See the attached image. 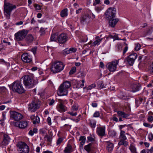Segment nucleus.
<instances>
[{
	"label": "nucleus",
	"mask_w": 153,
	"mask_h": 153,
	"mask_svg": "<svg viewBox=\"0 0 153 153\" xmlns=\"http://www.w3.org/2000/svg\"><path fill=\"white\" fill-rule=\"evenodd\" d=\"M148 139L149 140L151 141L153 139V134L152 133H150L148 134Z\"/></svg>",
	"instance_id": "57"
},
{
	"label": "nucleus",
	"mask_w": 153,
	"mask_h": 153,
	"mask_svg": "<svg viewBox=\"0 0 153 153\" xmlns=\"http://www.w3.org/2000/svg\"><path fill=\"white\" fill-rule=\"evenodd\" d=\"M39 132L40 134L43 136L47 135L45 130L43 129H41L40 130Z\"/></svg>",
	"instance_id": "48"
},
{
	"label": "nucleus",
	"mask_w": 153,
	"mask_h": 153,
	"mask_svg": "<svg viewBox=\"0 0 153 153\" xmlns=\"http://www.w3.org/2000/svg\"><path fill=\"white\" fill-rule=\"evenodd\" d=\"M58 111L61 113L64 112L67 110V108L62 103H60L57 108Z\"/></svg>",
	"instance_id": "21"
},
{
	"label": "nucleus",
	"mask_w": 153,
	"mask_h": 153,
	"mask_svg": "<svg viewBox=\"0 0 153 153\" xmlns=\"http://www.w3.org/2000/svg\"><path fill=\"white\" fill-rule=\"evenodd\" d=\"M67 38L66 34L62 33L58 36V41L60 43L63 44L67 41Z\"/></svg>",
	"instance_id": "18"
},
{
	"label": "nucleus",
	"mask_w": 153,
	"mask_h": 153,
	"mask_svg": "<svg viewBox=\"0 0 153 153\" xmlns=\"http://www.w3.org/2000/svg\"><path fill=\"white\" fill-rule=\"evenodd\" d=\"M76 68L75 67H72L69 72V74H74L76 71Z\"/></svg>",
	"instance_id": "46"
},
{
	"label": "nucleus",
	"mask_w": 153,
	"mask_h": 153,
	"mask_svg": "<svg viewBox=\"0 0 153 153\" xmlns=\"http://www.w3.org/2000/svg\"><path fill=\"white\" fill-rule=\"evenodd\" d=\"M147 153H153V147H152L150 149H147Z\"/></svg>",
	"instance_id": "61"
},
{
	"label": "nucleus",
	"mask_w": 153,
	"mask_h": 153,
	"mask_svg": "<svg viewBox=\"0 0 153 153\" xmlns=\"http://www.w3.org/2000/svg\"><path fill=\"white\" fill-rule=\"evenodd\" d=\"M90 20L91 19L88 16L84 15L81 17L80 22L83 25L87 24L89 23Z\"/></svg>",
	"instance_id": "17"
},
{
	"label": "nucleus",
	"mask_w": 153,
	"mask_h": 153,
	"mask_svg": "<svg viewBox=\"0 0 153 153\" xmlns=\"http://www.w3.org/2000/svg\"><path fill=\"white\" fill-rule=\"evenodd\" d=\"M10 137L7 134H4V138L2 141L3 144L6 145H7L10 142Z\"/></svg>",
	"instance_id": "22"
},
{
	"label": "nucleus",
	"mask_w": 153,
	"mask_h": 153,
	"mask_svg": "<svg viewBox=\"0 0 153 153\" xmlns=\"http://www.w3.org/2000/svg\"><path fill=\"white\" fill-rule=\"evenodd\" d=\"M17 146L19 153H28L29 151V146L24 142H19L17 144Z\"/></svg>",
	"instance_id": "6"
},
{
	"label": "nucleus",
	"mask_w": 153,
	"mask_h": 153,
	"mask_svg": "<svg viewBox=\"0 0 153 153\" xmlns=\"http://www.w3.org/2000/svg\"><path fill=\"white\" fill-rule=\"evenodd\" d=\"M86 138L84 136H81L79 137V141H81L80 143V146L82 147L85 144V140H86Z\"/></svg>",
	"instance_id": "31"
},
{
	"label": "nucleus",
	"mask_w": 153,
	"mask_h": 153,
	"mask_svg": "<svg viewBox=\"0 0 153 153\" xmlns=\"http://www.w3.org/2000/svg\"><path fill=\"white\" fill-rule=\"evenodd\" d=\"M96 86L95 84H92L87 87V89L88 90H90L91 89L94 88Z\"/></svg>",
	"instance_id": "50"
},
{
	"label": "nucleus",
	"mask_w": 153,
	"mask_h": 153,
	"mask_svg": "<svg viewBox=\"0 0 153 153\" xmlns=\"http://www.w3.org/2000/svg\"><path fill=\"white\" fill-rule=\"evenodd\" d=\"M14 92L19 94H22L25 91L21 82L19 81H16L13 83L10 87Z\"/></svg>",
	"instance_id": "1"
},
{
	"label": "nucleus",
	"mask_w": 153,
	"mask_h": 153,
	"mask_svg": "<svg viewBox=\"0 0 153 153\" xmlns=\"http://www.w3.org/2000/svg\"><path fill=\"white\" fill-rule=\"evenodd\" d=\"M82 83L79 85V84H78L76 86V87L77 88H82L84 85V83L85 82V81L84 79H82L81 81Z\"/></svg>",
	"instance_id": "41"
},
{
	"label": "nucleus",
	"mask_w": 153,
	"mask_h": 153,
	"mask_svg": "<svg viewBox=\"0 0 153 153\" xmlns=\"http://www.w3.org/2000/svg\"><path fill=\"white\" fill-rule=\"evenodd\" d=\"M100 116V113L98 111H96L93 114V117H97Z\"/></svg>",
	"instance_id": "55"
},
{
	"label": "nucleus",
	"mask_w": 153,
	"mask_h": 153,
	"mask_svg": "<svg viewBox=\"0 0 153 153\" xmlns=\"http://www.w3.org/2000/svg\"><path fill=\"white\" fill-rule=\"evenodd\" d=\"M68 91L67 88L62 85L59 87L57 92V94L59 96L67 95L68 94Z\"/></svg>",
	"instance_id": "11"
},
{
	"label": "nucleus",
	"mask_w": 153,
	"mask_h": 153,
	"mask_svg": "<svg viewBox=\"0 0 153 153\" xmlns=\"http://www.w3.org/2000/svg\"><path fill=\"white\" fill-rule=\"evenodd\" d=\"M47 121L49 125H51V118L50 117H48L47 119Z\"/></svg>",
	"instance_id": "63"
},
{
	"label": "nucleus",
	"mask_w": 153,
	"mask_h": 153,
	"mask_svg": "<svg viewBox=\"0 0 153 153\" xmlns=\"http://www.w3.org/2000/svg\"><path fill=\"white\" fill-rule=\"evenodd\" d=\"M44 138H47V141L49 142H51L52 140L51 137L47 135V134L45 136Z\"/></svg>",
	"instance_id": "49"
},
{
	"label": "nucleus",
	"mask_w": 153,
	"mask_h": 153,
	"mask_svg": "<svg viewBox=\"0 0 153 153\" xmlns=\"http://www.w3.org/2000/svg\"><path fill=\"white\" fill-rule=\"evenodd\" d=\"M95 10L97 12L99 13L102 10V8L101 7H95Z\"/></svg>",
	"instance_id": "60"
},
{
	"label": "nucleus",
	"mask_w": 153,
	"mask_h": 153,
	"mask_svg": "<svg viewBox=\"0 0 153 153\" xmlns=\"http://www.w3.org/2000/svg\"><path fill=\"white\" fill-rule=\"evenodd\" d=\"M140 45L138 43H136L135 44L134 49L136 51H138L140 49Z\"/></svg>",
	"instance_id": "45"
},
{
	"label": "nucleus",
	"mask_w": 153,
	"mask_h": 153,
	"mask_svg": "<svg viewBox=\"0 0 153 153\" xmlns=\"http://www.w3.org/2000/svg\"><path fill=\"white\" fill-rule=\"evenodd\" d=\"M147 119L148 122H151L153 121V116L149 115L148 116Z\"/></svg>",
	"instance_id": "53"
},
{
	"label": "nucleus",
	"mask_w": 153,
	"mask_h": 153,
	"mask_svg": "<svg viewBox=\"0 0 153 153\" xmlns=\"http://www.w3.org/2000/svg\"><path fill=\"white\" fill-rule=\"evenodd\" d=\"M143 125L146 127L150 128H152V126L146 122L143 123Z\"/></svg>",
	"instance_id": "52"
},
{
	"label": "nucleus",
	"mask_w": 153,
	"mask_h": 153,
	"mask_svg": "<svg viewBox=\"0 0 153 153\" xmlns=\"http://www.w3.org/2000/svg\"><path fill=\"white\" fill-rule=\"evenodd\" d=\"M96 124V121L95 120H90L89 125L91 128H94L95 127Z\"/></svg>",
	"instance_id": "34"
},
{
	"label": "nucleus",
	"mask_w": 153,
	"mask_h": 153,
	"mask_svg": "<svg viewBox=\"0 0 153 153\" xmlns=\"http://www.w3.org/2000/svg\"><path fill=\"white\" fill-rule=\"evenodd\" d=\"M144 102L143 101V99L141 98H140L138 100L136 101V105H139L138 103L141 104V103H143Z\"/></svg>",
	"instance_id": "42"
},
{
	"label": "nucleus",
	"mask_w": 153,
	"mask_h": 153,
	"mask_svg": "<svg viewBox=\"0 0 153 153\" xmlns=\"http://www.w3.org/2000/svg\"><path fill=\"white\" fill-rule=\"evenodd\" d=\"M73 152V149L72 146L68 143L66 146L65 148L63 150L64 153H71Z\"/></svg>",
	"instance_id": "23"
},
{
	"label": "nucleus",
	"mask_w": 153,
	"mask_h": 153,
	"mask_svg": "<svg viewBox=\"0 0 153 153\" xmlns=\"http://www.w3.org/2000/svg\"><path fill=\"white\" fill-rule=\"evenodd\" d=\"M31 120L33 121V123L34 124L38 123L40 122V119L39 117L37 116L32 115L30 117Z\"/></svg>",
	"instance_id": "24"
},
{
	"label": "nucleus",
	"mask_w": 153,
	"mask_h": 153,
	"mask_svg": "<svg viewBox=\"0 0 153 153\" xmlns=\"http://www.w3.org/2000/svg\"><path fill=\"white\" fill-rule=\"evenodd\" d=\"M87 139L89 141L93 142L95 141L94 138L91 136L88 137Z\"/></svg>",
	"instance_id": "59"
},
{
	"label": "nucleus",
	"mask_w": 153,
	"mask_h": 153,
	"mask_svg": "<svg viewBox=\"0 0 153 153\" xmlns=\"http://www.w3.org/2000/svg\"><path fill=\"white\" fill-rule=\"evenodd\" d=\"M109 37L113 39L114 40H121V39H119L118 36L116 35L115 34L113 33V35H109Z\"/></svg>",
	"instance_id": "36"
},
{
	"label": "nucleus",
	"mask_w": 153,
	"mask_h": 153,
	"mask_svg": "<svg viewBox=\"0 0 153 153\" xmlns=\"http://www.w3.org/2000/svg\"><path fill=\"white\" fill-rule=\"evenodd\" d=\"M137 57V55L136 53H132L128 56L125 59V60L127 61L129 65L132 66L134 64L135 60Z\"/></svg>",
	"instance_id": "10"
},
{
	"label": "nucleus",
	"mask_w": 153,
	"mask_h": 153,
	"mask_svg": "<svg viewBox=\"0 0 153 153\" xmlns=\"http://www.w3.org/2000/svg\"><path fill=\"white\" fill-rule=\"evenodd\" d=\"M68 10L67 9H65L63 10L61 12L60 15L62 17L66 16L68 15Z\"/></svg>",
	"instance_id": "33"
},
{
	"label": "nucleus",
	"mask_w": 153,
	"mask_h": 153,
	"mask_svg": "<svg viewBox=\"0 0 153 153\" xmlns=\"http://www.w3.org/2000/svg\"><path fill=\"white\" fill-rule=\"evenodd\" d=\"M34 7L35 8L36 10L37 11L41 9V7L39 5L37 4H35Z\"/></svg>",
	"instance_id": "56"
},
{
	"label": "nucleus",
	"mask_w": 153,
	"mask_h": 153,
	"mask_svg": "<svg viewBox=\"0 0 153 153\" xmlns=\"http://www.w3.org/2000/svg\"><path fill=\"white\" fill-rule=\"evenodd\" d=\"M65 66L62 62L56 61L52 64L51 68V71L54 73H56L63 70Z\"/></svg>",
	"instance_id": "3"
},
{
	"label": "nucleus",
	"mask_w": 153,
	"mask_h": 153,
	"mask_svg": "<svg viewBox=\"0 0 153 153\" xmlns=\"http://www.w3.org/2000/svg\"><path fill=\"white\" fill-rule=\"evenodd\" d=\"M106 143L107 150L109 151H112L114 147V144L109 141H106Z\"/></svg>",
	"instance_id": "26"
},
{
	"label": "nucleus",
	"mask_w": 153,
	"mask_h": 153,
	"mask_svg": "<svg viewBox=\"0 0 153 153\" xmlns=\"http://www.w3.org/2000/svg\"><path fill=\"white\" fill-rule=\"evenodd\" d=\"M96 133L98 135L102 137L105 134V126L98 127L96 129Z\"/></svg>",
	"instance_id": "12"
},
{
	"label": "nucleus",
	"mask_w": 153,
	"mask_h": 153,
	"mask_svg": "<svg viewBox=\"0 0 153 153\" xmlns=\"http://www.w3.org/2000/svg\"><path fill=\"white\" fill-rule=\"evenodd\" d=\"M25 38V41L28 44L31 43L33 40L34 37L31 34H28Z\"/></svg>",
	"instance_id": "27"
},
{
	"label": "nucleus",
	"mask_w": 153,
	"mask_h": 153,
	"mask_svg": "<svg viewBox=\"0 0 153 153\" xmlns=\"http://www.w3.org/2000/svg\"><path fill=\"white\" fill-rule=\"evenodd\" d=\"M28 33L27 30L23 29L19 30L15 34L16 40L17 41H21L25 39Z\"/></svg>",
	"instance_id": "5"
},
{
	"label": "nucleus",
	"mask_w": 153,
	"mask_h": 153,
	"mask_svg": "<svg viewBox=\"0 0 153 153\" xmlns=\"http://www.w3.org/2000/svg\"><path fill=\"white\" fill-rule=\"evenodd\" d=\"M108 134L109 136L113 137L116 136L117 133L116 131L114 130H111L108 131Z\"/></svg>",
	"instance_id": "38"
},
{
	"label": "nucleus",
	"mask_w": 153,
	"mask_h": 153,
	"mask_svg": "<svg viewBox=\"0 0 153 153\" xmlns=\"http://www.w3.org/2000/svg\"><path fill=\"white\" fill-rule=\"evenodd\" d=\"M66 88L68 90L71 85V83L70 81H64L60 85Z\"/></svg>",
	"instance_id": "29"
},
{
	"label": "nucleus",
	"mask_w": 153,
	"mask_h": 153,
	"mask_svg": "<svg viewBox=\"0 0 153 153\" xmlns=\"http://www.w3.org/2000/svg\"><path fill=\"white\" fill-rule=\"evenodd\" d=\"M21 58L22 61L25 63H29L32 61L30 55L28 53H25L22 54Z\"/></svg>",
	"instance_id": "13"
},
{
	"label": "nucleus",
	"mask_w": 153,
	"mask_h": 153,
	"mask_svg": "<svg viewBox=\"0 0 153 153\" xmlns=\"http://www.w3.org/2000/svg\"><path fill=\"white\" fill-rule=\"evenodd\" d=\"M88 40V37L86 35H84L81 37V41L82 42H85Z\"/></svg>",
	"instance_id": "43"
},
{
	"label": "nucleus",
	"mask_w": 153,
	"mask_h": 153,
	"mask_svg": "<svg viewBox=\"0 0 153 153\" xmlns=\"http://www.w3.org/2000/svg\"><path fill=\"white\" fill-rule=\"evenodd\" d=\"M64 54H68L70 53L69 49H65L62 52Z\"/></svg>",
	"instance_id": "54"
},
{
	"label": "nucleus",
	"mask_w": 153,
	"mask_h": 153,
	"mask_svg": "<svg viewBox=\"0 0 153 153\" xmlns=\"http://www.w3.org/2000/svg\"><path fill=\"white\" fill-rule=\"evenodd\" d=\"M84 149L88 153H92L94 149L92 143H89L84 146Z\"/></svg>",
	"instance_id": "20"
},
{
	"label": "nucleus",
	"mask_w": 153,
	"mask_h": 153,
	"mask_svg": "<svg viewBox=\"0 0 153 153\" xmlns=\"http://www.w3.org/2000/svg\"><path fill=\"white\" fill-rule=\"evenodd\" d=\"M117 113L118 116L123 118H127L129 116V115L128 114L126 113L123 111H118Z\"/></svg>",
	"instance_id": "25"
},
{
	"label": "nucleus",
	"mask_w": 153,
	"mask_h": 153,
	"mask_svg": "<svg viewBox=\"0 0 153 153\" xmlns=\"http://www.w3.org/2000/svg\"><path fill=\"white\" fill-rule=\"evenodd\" d=\"M119 62V60H116L109 62L106 65V68L110 72H114L116 70L117 66Z\"/></svg>",
	"instance_id": "8"
},
{
	"label": "nucleus",
	"mask_w": 153,
	"mask_h": 153,
	"mask_svg": "<svg viewBox=\"0 0 153 153\" xmlns=\"http://www.w3.org/2000/svg\"><path fill=\"white\" fill-rule=\"evenodd\" d=\"M4 14L8 19L10 18L12 10L16 7V5L6 2L5 1L4 2Z\"/></svg>",
	"instance_id": "2"
},
{
	"label": "nucleus",
	"mask_w": 153,
	"mask_h": 153,
	"mask_svg": "<svg viewBox=\"0 0 153 153\" xmlns=\"http://www.w3.org/2000/svg\"><path fill=\"white\" fill-rule=\"evenodd\" d=\"M39 108L38 104L37 102L33 101L31 103L28 105L29 110L31 112H34Z\"/></svg>",
	"instance_id": "14"
},
{
	"label": "nucleus",
	"mask_w": 153,
	"mask_h": 153,
	"mask_svg": "<svg viewBox=\"0 0 153 153\" xmlns=\"http://www.w3.org/2000/svg\"><path fill=\"white\" fill-rule=\"evenodd\" d=\"M124 147H122L120 149H118L117 150L116 153H124Z\"/></svg>",
	"instance_id": "47"
},
{
	"label": "nucleus",
	"mask_w": 153,
	"mask_h": 153,
	"mask_svg": "<svg viewBox=\"0 0 153 153\" xmlns=\"http://www.w3.org/2000/svg\"><path fill=\"white\" fill-rule=\"evenodd\" d=\"M100 2V0H95V1L93 3V5L94 6H95L96 5L99 4Z\"/></svg>",
	"instance_id": "62"
},
{
	"label": "nucleus",
	"mask_w": 153,
	"mask_h": 153,
	"mask_svg": "<svg viewBox=\"0 0 153 153\" xmlns=\"http://www.w3.org/2000/svg\"><path fill=\"white\" fill-rule=\"evenodd\" d=\"M78 105L76 104L73 105L71 108V111L68 112V113L69 114L72 116H76L77 115V111L78 109Z\"/></svg>",
	"instance_id": "15"
},
{
	"label": "nucleus",
	"mask_w": 153,
	"mask_h": 153,
	"mask_svg": "<svg viewBox=\"0 0 153 153\" xmlns=\"http://www.w3.org/2000/svg\"><path fill=\"white\" fill-rule=\"evenodd\" d=\"M118 97L123 100H126V97L125 96L124 93L122 92H120L118 94Z\"/></svg>",
	"instance_id": "39"
},
{
	"label": "nucleus",
	"mask_w": 153,
	"mask_h": 153,
	"mask_svg": "<svg viewBox=\"0 0 153 153\" xmlns=\"http://www.w3.org/2000/svg\"><path fill=\"white\" fill-rule=\"evenodd\" d=\"M6 91V89L5 87H0V93L5 92Z\"/></svg>",
	"instance_id": "51"
},
{
	"label": "nucleus",
	"mask_w": 153,
	"mask_h": 153,
	"mask_svg": "<svg viewBox=\"0 0 153 153\" xmlns=\"http://www.w3.org/2000/svg\"><path fill=\"white\" fill-rule=\"evenodd\" d=\"M116 9L114 7H109L105 13V17L109 19L111 18H114L115 16Z\"/></svg>",
	"instance_id": "9"
},
{
	"label": "nucleus",
	"mask_w": 153,
	"mask_h": 153,
	"mask_svg": "<svg viewBox=\"0 0 153 153\" xmlns=\"http://www.w3.org/2000/svg\"><path fill=\"white\" fill-rule=\"evenodd\" d=\"M118 145L119 146L123 145L124 146L126 147L128 145V143L126 140H119Z\"/></svg>",
	"instance_id": "32"
},
{
	"label": "nucleus",
	"mask_w": 153,
	"mask_h": 153,
	"mask_svg": "<svg viewBox=\"0 0 153 153\" xmlns=\"http://www.w3.org/2000/svg\"><path fill=\"white\" fill-rule=\"evenodd\" d=\"M10 116L13 120L16 121H19L22 120L23 117L21 113L14 111H10Z\"/></svg>",
	"instance_id": "7"
},
{
	"label": "nucleus",
	"mask_w": 153,
	"mask_h": 153,
	"mask_svg": "<svg viewBox=\"0 0 153 153\" xmlns=\"http://www.w3.org/2000/svg\"><path fill=\"white\" fill-rule=\"evenodd\" d=\"M98 88L100 89L103 88L105 87V86L102 81L99 82L98 84Z\"/></svg>",
	"instance_id": "44"
},
{
	"label": "nucleus",
	"mask_w": 153,
	"mask_h": 153,
	"mask_svg": "<svg viewBox=\"0 0 153 153\" xmlns=\"http://www.w3.org/2000/svg\"><path fill=\"white\" fill-rule=\"evenodd\" d=\"M28 123V121H20L16 123V126L22 129H25L27 126Z\"/></svg>",
	"instance_id": "16"
},
{
	"label": "nucleus",
	"mask_w": 153,
	"mask_h": 153,
	"mask_svg": "<svg viewBox=\"0 0 153 153\" xmlns=\"http://www.w3.org/2000/svg\"><path fill=\"white\" fill-rule=\"evenodd\" d=\"M102 39L103 38H101V36H100V37L96 36L95 37V41L93 43V45L95 46L99 45Z\"/></svg>",
	"instance_id": "28"
},
{
	"label": "nucleus",
	"mask_w": 153,
	"mask_h": 153,
	"mask_svg": "<svg viewBox=\"0 0 153 153\" xmlns=\"http://www.w3.org/2000/svg\"><path fill=\"white\" fill-rule=\"evenodd\" d=\"M70 53L76 52V49L74 48H71L69 49Z\"/></svg>",
	"instance_id": "58"
},
{
	"label": "nucleus",
	"mask_w": 153,
	"mask_h": 153,
	"mask_svg": "<svg viewBox=\"0 0 153 153\" xmlns=\"http://www.w3.org/2000/svg\"><path fill=\"white\" fill-rule=\"evenodd\" d=\"M92 106L93 107H96L97 106V104L95 102H93L91 104Z\"/></svg>",
	"instance_id": "64"
},
{
	"label": "nucleus",
	"mask_w": 153,
	"mask_h": 153,
	"mask_svg": "<svg viewBox=\"0 0 153 153\" xmlns=\"http://www.w3.org/2000/svg\"><path fill=\"white\" fill-rule=\"evenodd\" d=\"M108 19L109 26L111 27H114L119 21L118 19L114 18H111Z\"/></svg>",
	"instance_id": "19"
},
{
	"label": "nucleus",
	"mask_w": 153,
	"mask_h": 153,
	"mask_svg": "<svg viewBox=\"0 0 153 153\" xmlns=\"http://www.w3.org/2000/svg\"><path fill=\"white\" fill-rule=\"evenodd\" d=\"M23 83L28 88H31L37 84V82H34L29 76L25 75L22 77Z\"/></svg>",
	"instance_id": "4"
},
{
	"label": "nucleus",
	"mask_w": 153,
	"mask_h": 153,
	"mask_svg": "<svg viewBox=\"0 0 153 153\" xmlns=\"http://www.w3.org/2000/svg\"><path fill=\"white\" fill-rule=\"evenodd\" d=\"M63 139L61 137L59 138L57 140L56 142V146H59L60 145V144L63 141Z\"/></svg>",
	"instance_id": "40"
},
{
	"label": "nucleus",
	"mask_w": 153,
	"mask_h": 153,
	"mask_svg": "<svg viewBox=\"0 0 153 153\" xmlns=\"http://www.w3.org/2000/svg\"><path fill=\"white\" fill-rule=\"evenodd\" d=\"M125 132L124 131L121 130L119 136V140H127V137L125 135Z\"/></svg>",
	"instance_id": "30"
},
{
	"label": "nucleus",
	"mask_w": 153,
	"mask_h": 153,
	"mask_svg": "<svg viewBox=\"0 0 153 153\" xmlns=\"http://www.w3.org/2000/svg\"><path fill=\"white\" fill-rule=\"evenodd\" d=\"M58 36L56 34H52L51 36V41H58Z\"/></svg>",
	"instance_id": "37"
},
{
	"label": "nucleus",
	"mask_w": 153,
	"mask_h": 153,
	"mask_svg": "<svg viewBox=\"0 0 153 153\" xmlns=\"http://www.w3.org/2000/svg\"><path fill=\"white\" fill-rule=\"evenodd\" d=\"M129 149L132 153H138L137 151L136 148L133 145H131L129 147Z\"/></svg>",
	"instance_id": "35"
}]
</instances>
